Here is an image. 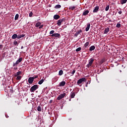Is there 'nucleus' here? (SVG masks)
<instances>
[{
	"label": "nucleus",
	"mask_w": 127,
	"mask_h": 127,
	"mask_svg": "<svg viewBox=\"0 0 127 127\" xmlns=\"http://www.w3.org/2000/svg\"><path fill=\"white\" fill-rule=\"evenodd\" d=\"M116 27H118V28H120V27H121V24L120 23H117V25H116Z\"/></svg>",
	"instance_id": "31"
},
{
	"label": "nucleus",
	"mask_w": 127,
	"mask_h": 127,
	"mask_svg": "<svg viewBox=\"0 0 127 127\" xmlns=\"http://www.w3.org/2000/svg\"><path fill=\"white\" fill-rule=\"evenodd\" d=\"M40 25H41V23L38 22L37 23H36L35 26H36V27H39V26H40Z\"/></svg>",
	"instance_id": "18"
},
{
	"label": "nucleus",
	"mask_w": 127,
	"mask_h": 127,
	"mask_svg": "<svg viewBox=\"0 0 127 127\" xmlns=\"http://www.w3.org/2000/svg\"><path fill=\"white\" fill-rule=\"evenodd\" d=\"M118 13H119V14H122V11H119L118 12Z\"/></svg>",
	"instance_id": "38"
},
{
	"label": "nucleus",
	"mask_w": 127,
	"mask_h": 127,
	"mask_svg": "<svg viewBox=\"0 0 127 127\" xmlns=\"http://www.w3.org/2000/svg\"><path fill=\"white\" fill-rule=\"evenodd\" d=\"M69 101H71V99H69Z\"/></svg>",
	"instance_id": "42"
},
{
	"label": "nucleus",
	"mask_w": 127,
	"mask_h": 127,
	"mask_svg": "<svg viewBox=\"0 0 127 127\" xmlns=\"http://www.w3.org/2000/svg\"><path fill=\"white\" fill-rule=\"evenodd\" d=\"M19 15L18 14H16L15 16V20H17L19 17Z\"/></svg>",
	"instance_id": "26"
},
{
	"label": "nucleus",
	"mask_w": 127,
	"mask_h": 127,
	"mask_svg": "<svg viewBox=\"0 0 127 127\" xmlns=\"http://www.w3.org/2000/svg\"><path fill=\"white\" fill-rule=\"evenodd\" d=\"M37 89H38V85H35L34 86H33L30 89V90L33 93V92H34V91H36V90H37Z\"/></svg>",
	"instance_id": "2"
},
{
	"label": "nucleus",
	"mask_w": 127,
	"mask_h": 127,
	"mask_svg": "<svg viewBox=\"0 0 127 127\" xmlns=\"http://www.w3.org/2000/svg\"><path fill=\"white\" fill-rule=\"evenodd\" d=\"M22 61V58H20L18 60H17L15 63H14L13 66H16L18 64H19L20 62Z\"/></svg>",
	"instance_id": "4"
},
{
	"label": "nucleus",
	"mask_w": 127,
	"mask_h": 127,
	"mask_svg": "<svg viewBox=\"0 0 127 127\" xmlns=\"http://www.w3.org/2000/svg\"><path fill=\"white\" fill-rule=\"evenodd\" d=\"M127 1V0H122L121 1V4H124V3H126Z\"/></svg>",
	"instance_id": "20"
},
{
	"label": "nucleus",
	"mask_w": 127,
	"mask_h": 127,
	"mask_svg": "<svg viewBox=\"0 0 127 127\" xmlns=\"http://www.w3.org/2000/svg\"><path fill=\"white\" fill-rule=\"evenodd\" d=\"M98 11H99V6H96L94 9L93 10V12H98Z\"/></svg>",
	"instance_id": "10"
},
{
	"label": "nucleus",
	"mask_w": 127,
	"mask_h": 127,
	"mask_svg": "<svg viewBox=\"0 0 127 127\" xmlns=\"http://www.w3.org/2000/svg\"><path fill=\"white\" fill-rule=\"evenodd\" d=\"M55 7V8H57V9L61 8V5H60V4L56 5Z\"/></svg>",
	"instance_id": "21"
},
{
	"label": "nucleus",
	"mask_w": 127,
	"mask_h": 127,
	"mask_svg": "<svg viewBox=\"0 0 127 127\" xmlns=\"http://www.w3.org/2000/svg\"><path fill=\"white\" fill-rule=\"evenodd\" d=\"M34 80V78L32 77H30L28 79V82L29 84H32V83H33V81Z\"/></svg>",
	"instance_id": "7"
},
{
	"label": "nucleus",
	"mask_w": 127,
	"mask_h": 127,
	"mask_svg": "<svg viewBox=\"0 0 127 127\" xmlns=\"http://www.w3.org/2000/svg\"><path fill=\"white\" fill-rule=\"evenodd\" d=\"M1 47H2V45H0V48H1Z\"/></svg>",
	"instance_id": "40"
},
{
	"label": "nucleus",
	"mask_w": 127,
	"mask_h": 127,
	"mask_svg": "<svg viewBox=\"0 0 127 127\" xmlns=\"http://www.w3.org/2000/svg\"><path fill=\"white\" fill-rule=\"evenodd\" d=\"M44 82V80L41 79L40 81H39L38 84L41 85L42 84V83H43Z\"/></svg>",
	"instance_id": "23"
},
{
	"label": "nucleus",
	"mask_w": 127,
	"mask_h": 127,
	"mask_svg": "<svg viewBox=\"0 0 127 127\" xmlns=\"http://www.w3.org/2000/svg\"><path fill=\"white\" fill-rule=\"evenodd\" d=\"M42 27H43V25H40L39 26V28L40 29L41 28H42Z\"/></svg>",
	"instance_id": "37"
},
{
	"label": "nucleus",
	"mask_w": 127,
	"mask_h": 127,
	"mask_svg": "<svg viewBox=\"0 0 127 127\" xmlns=\"http://www.w3.org/2000/svg\"><path fill=\"white\" fill-rule=\"evenodd\" d=\"M33 15V13H32V12H30L29 13L30 17H31V16H32Z\"/></svg>",
	"instance_id": "35"
},
{
	"label": "nucleus",
	"mask_w": 127,
	"mask_h": 127,
	"mask_svg": "<svg viewBox=\"0 0 127 127\" xmlns=\"http://www.w3.org/2000/svg\"><path fill=\"white\" fill-rule=\"evenodd\" d=\"M70 9H71V10H74V9H75V6H71L70 8Z\"/></svg>",
	"instance_id": "33"
},
{
	"label": "nucleus",
	"mask_w": 127,
	"mask_h": 127,
	"mask_svg": "<svg viewBox=\"0 0 127 127\" xmlns=\"http://www.w3.org/2000/svg\"><path fill=\"white\" fill-rule=\"evenodd\" d=\"M53 37H59L60 36V34L58 33H54L52 35Z\"/></svg>",
	"instance_id": "9"
},
{
	"label": "nucleus",
	"mask_w": 127,
	"mask_h": 127,
	"mask_svg": "<svg viewBox=\"0 0 127 127\" xmlns=\"http://www.w3.org/2000/svg\"><path fill=\"white\" fill-rule=\"evenodd\" d=\"M54 32H55L54 30H52V31H51L50 32V34H54Z\"/></svg>",
	"instance_id": "34"
},
{
	"label": "nucleus",
	"mask_w": 127,
	"mask_h": 127,
	"mask_svg": "<svg viewBox=\"0 0 127 127\" xmlns=\"http://www.w3.org/2000/svg\"><path fill=\"white\" fill-rule=\"evenodd\" d=\"M89 44H90V43L88 42H86L84 44V47H85V48H87V47H88V46H89Z\"/></svg>",
	"instance_id": "22"
},
{
	"label": "nucleus",
	"mask_w": 127,
	"mask_h": 127,
	"mask_svg": "<svg viewBox=\"0 0 127 127\" xmlns=\"http://www.w3.org/2000/svg\"><path fill=\"white\" fill-rule=\"evenodd\" d=\"M87 25V27L86 28L85 31H89V30L90 29V27L91 26V24H90V23H88Z\"/></svg>",
	"instance_id": "11"
},
{
	"label": "nucleus",
	"mask_w": 127,
	"mask_h": 127,
	"mask_svg": "<svg viewBox=\"0 0 127 127\" xmlns=\"http://www.w3.org/2000/svg\"><path fill=\"white\" fill-rule=\"evenodd\" d=\"M13 44L14 45H18V43H17V41H14Z\"/></svg>",
	"instance_id": "32"
},
{
	"label": "nucleus",
	"mask_w": 127,
	"mask_h": 127,
	"mask_svg": "<svg viewBox=\"0 0 127 127\" xmlns=\"http://www.w3.org/2000/svg\"><path fill=\"white\" fill-rule=\"evenodd\" d=\"M75 72H76V70H72V72H71L72 75H74V74H75Z\"/></svg>",
	"instance_id": "36"
},
{
	"label": "nucleus",
	"mask_w": 127,
	"mask_h": 127,
	"mask_svg": "<svg viewBox=\"0 0 127 127\" xmlns=\"http://www.w3.org/2000/svg\"><path fill=\"white\" fill-rule=\"evenodd\" d=\"M15 77H16V80H20V79H21V76L20 75H17V76H15Z\"/></svg>",
	"instance_id": "24"
},
{
	"label": "nucleus",
	"mask_w": 127,
	"mask_h": 127,
	"mask_svg": "<svg viewBox=\"0 0 127 127\" xmlns=\"http://www.w3.org/2000/svg\"><path fill=\"white\" fill-rule=\"evenodd\" d=\"M59 76H62L63 75V70H60L59 72Z\"/></svg>",
	"instance_id": "19"
},
{
	"label": "nucleus",
	"mask_w": 127,
	"mask_h": 127,
	"mask_svg": "<svg viewBox=\"0 0 127 127\" xmlns=\"http://www.w3.org/2000/svg\"><path fill=\"white\" fill-rule=\"evenodd\" d=\"M75 93H74V92H72V93H71V99H73V98H74V97H75Z\"/></svg>",
	"instance_id": "25"
},
{
	"label": "nucleus",
	"mask_w": 127,
	"mask_h": 127,
	"mask_svg": "<svg viewBox=\"0 0 127 127\" xmlns=\"http://www.w3.org/2000/svg\"><path fill=\"white\" fill-rule=\"evenodd\" d=\"M64 20H65V19H64V18L61 19L58 21L57 24L59 26H60V25H61V24L62 23V22H64Z\"/></svg>",
	"instance_id": "5"
},
{
	"label": "nucleus",
	"mask_w": 127,
	"mask_h": 127,
	"mask_svg": "<svg viewBox=\"0 0 127 127\" xmlns=\"http://www.w3.org/2000/svg\"><path fill=\"white\" fill-rule=\"evenodd\" d=\"M85 81H86V78H80L78 80L77 84H82V83H83V82H85Z\"/></svg>",
	"instance_id": "6"
},
{
	"label": "nucleus",
	"mask_w": 127,
	"mask_h": 127,
	"mask_svg": "<svg viewBox=\"0 0 127 127\" xmlns=\"http://www.w3.org/2000/svg\"><path fill=\"white\" fill-rule=\"evenodd\" d=\"M24 36H25V35L24 34L18 35L17 38L18 39H20V38H22V37H24Z\"/></svg>",
	"instance_id": "13"
},
{
	"label": "nucleus",
	"mask_w": 127,
	"mask_h": 127,
	"mask_svg": "<svg viewBox=\"0 0 127 127\" xmlns=\"http://www.w3.org/2000/svg\"><path fill=\"white\" fill-rule=\"evenodd\" d=\"M21 74V72L19 71L15 73V76H19Z\"/></svg>",
	"instance_id": "28"
},
{
	"label": "nucleus",
	"mask_w": 127,
	"mask_h": 127,
	"mask_svg": "<svg viewBox=\"0 0 127 127\" xmlns=\"http://www.w3.org/2000/svg\"><path fill=\"white\" fill-rule=\"evenodd\" d=\"M94 62V59H90L88 61V64H87L86 67H88L89 68V67H91L92 66V64H93V63Z\"/></svg>",
	"instance_id": "1"
},
{
	"label": "nucleus",
	"mask_w": 127,
	"mask_h": 127,
	"mask_svg": "<svg viewBox=\"0 0 127 127\" xmlns=\"http://www.w3.org/2000/svg\"><path fill=\"white\" fill-rule=\"evenodd\" d=\"M32 77V78H34V79H35V78H37V76H35V77Z\"/></svg>",
	"instance_id": "39"
},
{
	"label": "nucleus",
	"mask_w": 127,
	"mask_h": 127,
	"mask_svg": "<svg viewBox=\"0 0 127 127\" xmlns=\"http://www.w3.org/2000/svg\"><path fill=\"white\" fill-rule=\"evenodd\" d=\"M37 111H38V112H41V106H38Z\"/></svg>",
	"instance_id": "27"
},
{
	"label": "nucleus",
	"mask_w": 127,
	"mask_h": 127,
	"mask_svg": "<svg viewBox=\"0 0 127 127\" xmlns=\"http://www.w3.org/2000/svg\"><path fill=\"white\" fill-rule=\"evenodd\" d=\"M110 8V6L108 5L105 8L106 11H108L109 10V9Z\"/></svg>",
	"instance_id": "30"
},
{
	"label": "nucleus",
	"mask_w": 127,
	"mask_h": 127,
	"mask_svg": "<svg viewBox=\"0 0 127 127\" xmlns=\"http://www.w3.org/2000/svg\"><path fill=\"white\" fill-rule=\"evenodd\" d=\"M109 31H110V28H105L104 31V33L105 34H107V33H108Z\"/></svg>",
	"instance_id": "12"
},
{
	"label": "nucleus",
	"mask_w": 127,
	"mask_h": 127,
	"mask_svg": "<svg viewBox=\"0 0 127 127\" xmlns=\"http://www.w3.org/2000/svg\"><path fill=\"white\" fill-rule=\"evenodd\" d=\"M60 18L59 15H55L54 16V19H59Z\"/></svg>",
	"instance_id": "15"
},
{
	"label": "nucleus",
	"mask_w": 127,
	"mask_h": 127,
	"mask_svg": "<svg viewBox=\"0 0 127 127\" xmlns=\"http://www.w3.org/2000/svg\"><path fill=\"white\" fill-rule=\"evenodd\" d=\"M66 85V82L65 81H62L59 84V86L60 87H64Z\"/></svg>",
	"instance_id": "8"
},
{
	"label": "nucleus",
	"mask_w": 127,
	"mask_h": 127,
	"mask_svg": "<svg viewBox=\"0 0 127 127\" xmlns=\"http://www.w3.org/2000/svg\"><path fill=\"white\" fill-rule=\"evenodd\" d=\"M89 13V10H86L83 13V15H87Z\"/></svg>",
	"instance_id": "17"
},
{
	"label": "nucleus",
	"mask_w": 127,
	"mask_h": 127,
	"mask_svg": "<svg viewBox=\"0 0 127 127\" xmlns=\"http://www.w3.org/2000/svg\"><path fill=\"white\" fill-rule=\"evenodd\" d=\"M21 49H23V46H22Z\"/></svg>",
	"instance_id": "41"
},
{
	"label": "nucleus",
	"mask_w": 127,
	"mask_h": 127,
	"mask_svg": "<svg viewBox=\"0 0 127 127\" xmlns=\"http://www.w3.org/2000/svg\"><path fill=\"white\" fill-rule=\"evenodd\" d=\"M65 96H66V93L62 94L58 97L57 100H58L59 101L62 100V99H63V98L65 97Z\"/></svg>",
	"instance_id": "3"
},
{
	"label": "nucleus",
	"mask_w": 127,
	"mask_h": 127,
	"mask_svg": "<svg viewBox=\"0 0 127 127\" xmlns=\"http://www.w3.org/2000/svg\"><path fill=\"white\" fill-rule=\"evenodd\" d=\"M17 34H14L12 36V39H15V38H17Z\"/></svg>",
	"instance_id": "14"
},
{
	"label": "nucleus",
	"mask_w": 127,
	"mask_h": 127,
	"mask_svg": "<svg viewBox=\"0 0 127 127\" xmlns=\"http://www.w3.org/2000/svg\"><path fill=\"white\" fill-rule=\"evenodd\" d=\"M95 47L94 46H92L89 48L90 51H93V50H95Z\"/></svg>",
	"instance_id": "16"
},
{
	"label": "nucleus",
	"mask_w": 127,
	"mask_h": 127,
	"mask_svg": "<svg viewBox=\"0 0 127 127\" xmlns=\"http://www.w3.org/2000/svg\"><path fill=\"white\" fill-rule=\"evenodd\" d=\"M76 52H79V51H81V47H79L75 50Z\"/></svg>",
	"instance_id": "29"
}]
</instances>
